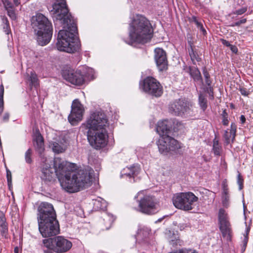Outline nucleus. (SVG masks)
<instances>
[{
    "label": "nucleus",
    "instance_id": "nucleus-1",
    "mask_svg": "<svg viewBox=\"0 0 253 253\" xmlns=\"http://www.w3.org/2000/svg\"><path fill=\"white\" fill-rule=\"evenodd\" d=\"M70 166H74V164L55 158L53 169L47 164L43 166L41 178L45 181L50 182L54 179L55 174L61 187L69 193L77 192L90 186L94 179L92 169L87 167L75 172L70 170Z\"/></svg>",
    "mask_w": 253,
    "mask_h": 253
},
{
    "label": "nucleus",
    "instance_id": "nucleus-2",
    "mask_svg": "<svg viewBox=\"0 0 253 253\" xmlns=\"http://www.w3.org/2000/svg\"><path fill=\"white\" fill-rule=\"evenodd\" d=\"M52 17L56 24L59 22L63 29L58 32L56 47L58 50L68 53L79 52L81 43L76 36L77 27L73 18L69 13L65 0H58L52 5Z\"/></svg>",
    "mask_w": 253,
    "mask_h": 253
},
{
    "label": "nucleus",
    "instance_id": "nucleus-3",
    "mask_svg": "<svg viewBox=\"0 0 253 253\" xmlns=\"http://www.w3.org/2000/svg\"><path fill=\"white\" fill-rule=\"evenodd\" d=\"M83 126L88 129L87 139L92 147L98 149L107 145L109 126L107 117L103 112H93Z\"/></svg>",
    "mask_w": 253,
    "mask_h": 253
},
{
    "label": "nucleus",
    "instance_id": "nucleus-4",
    "mask_svg": "<svg viewBox=\"0 0 253 253\" xmlns=\"http://www.w3.org/2000/svg\"><path fill=\"white\" fill-rule=\"evenodd\" d=\"M39 230L43 237L53 236L59 233V225L53 206L42 203L38 208Z\"/></svg>",
    "mask_w": 253,
    "mask_h": 253
},
{
    "label": "nucleus",
    "instance_id": "nucleus-5",
    "mask_svg": "<svg viewBox=\"0 0 253 253\" xmlns=\"http://www.w3.org/2000/svg\"><path fill=\"white\" fill-rule=\"evenodd\" d=\"M153 29L150 21L144 16L137 14L129 24L128 44L145 43L150 41Z\"/></svg>",
    "mask_w": 253,
    "mask_h": 253
},
{
    "label": "nucleus",
    "instance_id": "nucleus-6",
    "mask_svg": "<svg viewBox=\"0 0 253 253\" xmlns=\"http://www.w3.org/2000/svg\"><path fill=\"white\" fill-rule=\"evenodd\" d=\"M171 129V122L168 120L159 121L157 124L156 131L160 135L157 145L160 152L164 155L175 153L182 147L181 143L169 135Z\"/></svg>",
    "mask_w": 253,
    "mask_h": 253
},
{
    "label": "nucleus",
    "instance_id": "nucleus-7",
    "mask_svg": "<svg viewBox=\"0 0 253 253\" xmlns=\"http://www.w3.org/2000/svg\"><path fill=\"white\" fill-rule=\"evenodd\" d=\"M31 23L39 44L44 46L48 43L52 35L51 23L41 13H38L33 16Z\"/></svg>",
    "mask_w": 253,
    "mask_h": 253
},
{
    "label": "nucleus",
    "instance_id": "nucleus-8",
    "mask_svg": "<svg viewBox=\"0 0 253 253\" xmlns=\"http://www.w3.org/2000/svg\"><path fill=\"white\" fill-rule=\"evenodd\" d=\"M134 199L138 203L139 211L142 213L153 214L159 210V200L153 196L145 194V191L138 192Z\"/></svg>",
    "mask_w": 253,
    "mask_h": 253
},
{
    "label": "nucleus",
    "instance_id": "nucleus-9",
    "mask_svg": "<svg viewBox=\"0 0 253 253\" xmlns=\"http://www.w3.org/2000/svg\"><path fill=\"white\" fill-rule=\"evenodd\" d=\"M198 198L192 192L179 193L173 195L172 203L174 207L184 211H190L193 209V203Z\"/></svg>",
    "mask_w": 253,
    "mask_h": 253
},
{
    "label": "nucleus",
    "instance_id": "nucleus-10",
    "mask_svg": "<svg viewBox=\"0 0 253 253\" xmlns=\"http://www.w3.org/2000/svg\"><path fill=\"white\" fill-rule=\"evenodd\" d=\"M140 88L145 92L155 97H160L163 94V87L160 83L153 77H148L140 84Z\"/></svg>",
    "mask_w": 253,
    "mask_h": 253
},
{
    "label": "nucleus",
    "instance_id": "nucleus-11",
    "mask_svg": "<svg viewBox=\"0 0 253 253\" xmlns=\"http://www.w3.org/2000/svg\"><path fill=\"white\" fill-rule=\"evenodd\" d=\"M218 219L219 224V229L224 238L227 241H230L232 238V231L230 224L226 211L220 209L219 210Z\"/></svg>",
    "mask_w": 253,
    "mask_h": 253
},
{
    "label": "nucleus",
    "instance_id": "nucleus-12",
    "mask_svg": "<svg viewBox=\"0 0 253 253\" xmlns=\"http://www.w3.org/2000/svg\"><path fill=\"white\" fill-rule=\"evenodd\" d=\"M84 107L79 99H75L71 106V113L68 116V121L72 125H76L83 119Z\"/></svg>",
    "mask_w": 253,
    "mask_h": 253
},
{
    "label": "nucleus",
    "instance_id": "nucleus-13",
    "mask_svg": "<svg viewBox=\"0 0 253 253\" xmlns=\"http://www.w3.org/2000/svg\"><path fill=\"white\" fill-rule=\"evenodd\" d=\"M84 72L80 70H68L64 71L63 76L65 80L73 84L81 85L84 83Z\"/></svg>",
    "mask_w": 253,
    "mask_h": 253
},
{
    "label": "nucleus",
    "instance_id": "nucleus-14",
    "mask_svg": "<svg viewBox=\"0 0 253 253\" xmlns=\"http://www.w3.org/2000/svg\"><path fill=\"white\" fill-rule=\"evenodd\" d=\"M189 109V103L183 99L174 101L169 107V112L174 115H181L187 112Z\"/></svg>",
    "mask_w": 253,
    "mask_h": 253
},
{
    "label": "nucleus",
    "instance_id": "nucleus-15",
    "mask_svg": "<svg viewBox=\"0 0 253 253\" xmlns=\"http://www.w3.org/2000/svg\"><path fill=\"white\" fill-rule=\"evenodd\" d=\"M72 247V242L64 237L59 236L54 237V252L64 253L69 251Z\"/></svg>",
    "mask_w": 253,
    "mask_h": 253
},
{
    "label": "nucleus",
    "instance_id": "nucleus-16",
    "mask_svg": "<svg viewBox=\"0 0 253 253\" xmlns=\"http://www.w3.org/2000/svg\"><path fill=\"white\" fill-rule=\"evenodd\" d=\"M154 59L160 71L167 69L168 61L164 50L159 47L156 48L154 50Z\"/></svg>",
    "mask_w": 253,
    "mask_h": 253
},
{
    "label": "nucleus",
    "instance_id": "nucleus-17",
    "mask_svg": "<svg viewBox=\"0 0 253 253\" xmlns=\"http://www.w3.org/2000/svg\"><path fill=\"white\" fill-rule=\"evenodd\" d=\"M150 232V229L147 227L140 228L135 235L136 243L142 244L148 243Z\"/></svg>",
    "mask_w": 253,
    "mask_h": 253
},
{
    "label": "nucleus",
    "instance_id": "nucleus-18",
    "mask_svg": "<svg viewBox=\"0 0 253 253\" xmlns=\"http://www.w3.org/2000/svg\"><path fill=\"white\" fill-rule=\"evenodd\" d=\"M140 168L138 164H133L124 168L121 171V176H126L129 178L134 177L140 172Z\"/></svg>",
    "mask_w": 253,
    "mask_h": 253
},
{
    "label": "nucleus",
    "instance_id": "nucleus-19",
    "mask_svg": "<svg viewBox=\"0 0 253 253\" xmlns=\"http://www.w3.org/2000/svg\"><path fill=\"white\" fill-rule=\"evenodd\" d=\"M34 141L36 150L41 155L44 149V142L43 137L39 132L35 133Z\"/></svg>",
    "mask_w": 253,
    "mask_h": 253
},
{
    "label": "nucleus",
    "instance_id": "nucleus-20",
    "mask_svg": "<svg viewBox=\"0 0 253 253\" xmlns=\"http://www.w3.org/2000/svg\"><path fill=\"white\" fill-rule=\"evenodd\" d=\"M236 126L235 124L232 123L231 124L230 131L228 130H225L223 136L226 145H228L230 143L231 140L233 141L234 139L236 134Z\"/></svg>",
    "mask_w": 253,
    "mask_h": 253
},
{
    "label": "nucleus",
    "instance_id": "nucleus-21",
    "mask_svg": "<svg viewBox=\"0 0 253 253\" xmlns=\"http://www.w3.org/2000/svg\"><path fill=\"white\" fill-rule=\"evenodd\" d=\"M188 72L195 82L202 83V76L199 69L196 67H188Z\"/></svg>",
    "mask_w": 253,
    "mask_h": 253
},
{
    "label": "nucleus",
    "instance_id": "nucleus-22",
    "mask_svg": "<svg viewBox=\"0 0 253 253\" xmlns=\"http://www.w3.org/2000/svg\"><path fill=\"white\" fill-rule=\"evenodd\" d=\"M49 147L51 148L52 151L56 153H62L64 152L66 149V146L63 143L55 141L50 142Z\"/></svg>",
    "mask_w": 253,
    "mask_h": 253
},
{
    "label": "nucleus",
    "instance_id": "nucleus-23",
    "mask_svg": "<svg viewBox=\"0 0 253 253\" xmlns=\"http://www.w3.org/2000/svg\"><path fill=\"white\" fill-rule=\"evenodd\" d=\"M222 204L224 207H227L229 204V196L228 193V188L226 182H223L222 184Z\"/></svg>",
    "mask_w": 253,
    "mask_h": 253
},
{
    "label": "nucleus",
    "instance_id": "nucleus-24",
    "mask_svg": "<svg viewBox=\"0 0 253 253\" xmlns=\"http://www.w3.org/2000/svg\"><path fill=\"white\" fill-rule=\"evenodd\" d=\"M94 208L96 210H106L107 204L102 198L98 197L96 199L93 200Z\"/></svg>",
    "mask_w": 253,
    "mask_h": 253
},
{
    "label": "nucleus",
    "instance_id": "nucleus-25",
    "mask_svg": "<svg viewBox=\"0 0 253 253\" xmlns=\"http://www.w3.org/2000/svg\"><path fill=\"white\" fill-rule=\"evenodd\" d=\"M212 152L215 156H219L222 151V146L219 144V141L215 138L213 140Z\"/></svg>",
    "mask_w": 253,
    "mask_h": 253
},
{
    "label": "nucleus",
    "instance_id": "nucleus-26",
    "mask_svg": "<svg viewBox=\"0 0 253 253\" xmlns=\"http://www.w3.org/2000/svg\"><path fill=\"white\" fill-rule=\"evenodd\" d=\"M43 246L47 249L52 250L54 251V238L44 239L42 241Z\"/></svg>",
    "mask_w": 253,
    "mask_h": 253
},
{
    "label": "nucleus",
    "instance_id": "nucleus-27",
    "mask_svg": "<svg viewBox=\"0 0 253 253\" xmlns=\"http://www.w3.org/2000/svg\"><path fill=\"white\" fill-rule=\"evenodd\" d=\"M28 81L30 82V84L32 86L36 87L39 85L38 79L35 72H31L30 73Z\"/></svg>",
    "mask_w": 253,
    "mask_h": 253
},
{
    "label": "nucleus",
    "instance_id": "nucleus-28",
    "mask_svg": "<svg viewBox=\"0 0 253 253\" xmlns=\"http://www.w3.org/2000/svg\"><path fill=\"white\" fill-rule=\"evenodd\" d=\"M199 104L201 108L205 111L207 108V100L206 97L202 94L199 96Z\"/></svg>",
    "mask_w": 253,
    "mask_h": 253
},
{
    "label": "nucleus",
    "instance_id": "nucleus-29",
    "mask_svg": "<svg viewBox=\"0 0 253 253\" xmlns=\"http://www.w3.org/2000/svg\"><path fill=\"white\" fill-rule=\"evenodd\" d=\"M189 52L191 60L194 64H196V61L199 62L200 61V58L192 47L189 50Z\"/></svg>",
    "mask_w": 253,
    "mask_h": 253
},
{
    "label": "nucleus",
    "instance_id": "nucleus-30",
    "mask_svg": "<svg viewBox=\"0 0 253 253\" xmlns=\"http://www.w3.org/2000/svg\"><path fill=\"white\" fill-rule=\"evenodd\" d=\"M115 220V217L111 214L107 213L104 220L107 223L108 225L106 226V229H109L111 225Z\"/></svg>",
    "mask_w": 253,
    "mask_h": 253
},
{
    "label": "nucleus",
    "instance_id": "nucleus-31",
    "mask_svg": "<svg viewBox=\"0 0 253 253\" xmlns=\"http://www.w3.org/2000/svg\"><path fill=\"white\" fill-rule=\"evenodd\" d=\"M4 86L2 84L0 85V115L3 111Z\"/></svg>",
    "mask_w": 253,
    "mask_h": 253
},
{
    "label": "nucleus",
    "instance_id": "nucleus-32",
    "mask_svg": "<svg viewBox=\"0 0 253 253\" xmlns=\"http://www.w3.org/2000/svg\"><path fill=\"white\" fill-rule=\"evenodd\" d=\"M203 73L207 85L209 86H211V81L210 80V75L205 67L203 68Z\"/></svg>",
    "mask_w": 253,
    "mask_h": 253
},
{
    "label": "nucleus",
    "instance_id": "nucleus-33",
    "mask_svg": "<svg viewBox=\"0 0 253 253\" xmlns=\"http://www.w3.org/2000/svg\"><path fill=\"white\" fill-rule=\"evenodd\" d=\"M0 232L2 236L6 237L8 232V227L6 223L0 224Z\"/></svg>",
    "mask_w": 253,
    "mask_h": 253
},
{
    "label": "nucleus",
    "instance_id": "nucleus-34",
    "mask_svg": "<svg viewBox=\"0 0 253 253\" xmlns=\"http://www.w3.org/2000/svg\"><path fill=\"white\" fill-rule=\"evenodd\" d=\"M32 151L31 149H29L25 153V159L26 163L28 164H31L32 162V160L31 158Z\"/></svg>",
    "mask_w": 253,
    "mask_h": 253
},
{
    "label": "nucleus",
    "instance_id": "nucleus-35",
    "mask_svg": "<svg viewBox=\"0 0 253 253\" xmlns=\"http://www.w3.org/2000/svg\"><path fill=\"white\" fill-rule=\"evenodd\" d=\"M238 174L237 175V183L239 185V190H242L243 187L244 179L242 178L241 173L238 172Z\"/></svg>",
    "mask_w": 253,
    "mask_h": 253
},
{
    "label": "nucleus",
    "instance_id": "nucleus-36",
    "mask_svg": "<svg viewBox=\"0 0 253 253\" xmlns=\"http://www.w3.org/2000/svg\"><path fill=\"white\" fill-rule=\"evenodd\" d=\"M7 12V14L9 16V17L12 20H15L16 18L15 12V8L12 9H8L6 10Z\"/></svg>",
    "mask_w": 253,
    "mask_h": 253
},
{
    "label": "nucleus",
    "instance_id": "nucleus-37",
    "mask_svg": "<svg viewBox=\"0 0 253 253\" xmlns=\"http://www.w3.org/2000/svg\"><path fill=\"white\" fill-rule=\"evenodd\" d=\"M2 1L5 9L6 10H8V9H12L14 8L12 3L10 1L8 0H3Z\"/></svg>",
    "mask_w": 253,
    "mask_h": 253
},
{
    "label": "nucleus",
    "instance_id": "nucleus-38",
    "mask_svg": "<svg viewBox=\"0 0 253 253\" xmlns=\"http://www.w3.org/2000/svg\"><path fill=\"white\" fill-rule=\"evenodd\" d=\"M247 22L246 18H242L240 20L237 21L236 22L232 23L230 25L231 27L239 26L242 24H244Z\"/></svg>",
    "mask_w": 253,
    "mask_h": 253
},
{
    "label": "nucleus",
    "instance_id": "nucleus-39",
    "mask_svg": "<svg viewBox=\"0 0 253 253\" xmlns=\"http://www.w3.org/2000/svg\"><path fill=\"white\" fill-rule=\"evenodd\" d=\"M249 240V237L247 235H244V239L243 240V247L242 252H244L247 247V245Z\"/></svg>",
    "mask_w": 253,
    "mask_h": 253
},
{
    "label": "nucleus",
    "instance_id": "nucleus-40",
    "mask_svg": "<svg viewBox=\"0 0 253 253\" xmlns=\"http://www.w3.org/2000/svg\"><path fill=\"white\" fill-rule=\"evenodd\" d=\"M247 7H242L241 8L236 10L234 12V14L237 15H242L247 11Z\"/></svg>",
    "mask_w": 253,
    "mask_h": 253
},
{
    "label": "nucleus",
    "instance_id": "nucleus-41",
    "mask_svg": "<svg viewBox=\"0 0 253 253\" xmlns=\"http://www.w3.org/2000/svg\"><path fill=\"white\" fill-rule=\"evenodd\" d=\"M239 90L241 94L245 96H248L250 93V91L244 87H240Z\"/></svg>",
    "mask_w": 253,
    "mask_h": 253
},
{
    "label": "nucleus",
    "instance_id": "nucleus-42",
    "mask_svg": "<svg viewBox=\"0 0 253 253\" xmlns=\"http://www.w3.org/2000/svg\"><path fill=\"white\" fill-rule=\"evenodd\" d=\"M5 223H6L5 215L3 212L0 211V224H3Z\"/></svg>",
    "mask_w": 253,
    "mask_h": 253
},
{
    "label": "nucleus",
    "instance_id": "nucleus-43",
    "mask_svg": "<svg viewBox=\"0 0 253 253\" xmlns=\"http://www.w3.org/2000/svg\"><path fill=\"white\" fill-rule=\"evenodd\" d=\"M6 176L8 185H9L11 182L12 176L10 171L8 169L6 170Z\"/></svg>",
    "mask_w": 253,
    "mask_h": 253
},
{
    "label": "nucleus",
    "instance_id": "nucleus-44",
    "mask_svg": "<svg viewBox=\"0 0 253 253\" xmlns=\"http://www.w3.org/2000/svg\"><path fill=\"white\" fill-rule=\"evenodd\" d=\"M192 19H193V21L196 24L198 28H199L201 27V26H203L202 24L198 21V20L197 19V18L195 16L192 17Z\"/></svg>",
    "mask_w": 253,
    "mask_h": 253
},
{
    "label": "nucleus",
    "instance_id": "nucleus-45",
    "mask_svg": "<svg viewBox=\"0 0 253 253\" xmlns=\"http://www.w3.org/2000/svg\"><path fill=\"white\" fill-rule=\"evenodd\" d=\"M189 225L187 223H179L178 227L180 230L185 229L186 227H188Z\"/></svg>",
    "mask_w": 253,
    "mask_h": 253
},
{
    "label": "nucleus",
    "instance_id": "nucleus-46",
    "mask_svg": "<svg viewBox=\"0 0 253 253\" xmlns=\"http://www.w3.org/2000/svg\"><path fill=\"white\" fill-rule=\"evenodd\" d=\"M221 41L222 42V43L226 46L230 47L231 45L228 41L225 40L221 39Z\"/></svg>",
    "mask_w": 253,
    "mask_h": 253
},
{
    "label": "nucleus",
    "instance_id": "nucleus-47",
    "mask_svg": "<svg viewBox=\"0 0 253 253\" xmlns=\"http://www.w3.org/2000/svg\"><path fill=\"white\" fill-rule=\"evenodd\" d=\"M230 48L231 50L233 53H237V52H238V48H237V47L236 46L233 45H231V46H230Z\"/></svg>",
    "mask_w": 253,
    "mask_h": 253
},
{
    "label": "nucleus",
    "instance_id": "nucleus-48",
    "mask_svg": "<svg viewBox=\"0 0 253 253\" xmlns=\"http://www.w3.org/2000/svg\"><path fill=\"white\" fill-rule=\"evenodd\" d=\"M9 118V114L8 113H4L3 117L2 118L3 121L4 122L8 121Z\"/></svg>",
    "mask_w": 253,
    "mask_h": 253
},
{
    "label": "nucleus",
    "instance_id": "nucleus-49",
    "mask_svg": "<svg viewBox=\"0 0 253 253\" xmlns=\"http://www.w3.org/2000/svg\"><path fill=\"white\" fill-rule=\"evenodd\" d=\"M222 124H223V125L227 126L228 124V122H229L227 118L224 117L223 120H222Z\"/></svg>",
    "mask_w": 253,
    "mask_h": 253
},
{
    "label": "nucleus",
    "instance_id": "nucleus-50",
    "mask_svg": "<svg viewBox=\"0 0 253 253\" xmlns=\"http://www.w3.org/2000/svg\"><path fill=\"white\" fill-rule=\"evenodd\" d=\"M3 23L4 24V26H6L7 28L9 27V23L6 18H3L2 19Z\"/></svg>",
    "mask_w": 253,
    "mask_h": 253
},
{
    "label": "nucleus",
    "instance_id": "nucleus-51",
    "mask_svg": "<svg viewBox=\"0 0 253 253\" xmlns=\"http://www.w3.org/2000/svg\"><path fill=\"white\" fill-rule=\"evenodd\" d=\"M240 122L241 123L243 124L246 122V118L244 115H241L240 117Z\"/></svg>",
    "mask_w": 253,
    "mask_h": 253
},
{
    "label": "nucleus",
    "instance_id": "nucleus-52",
    "mask_svg": "<svg viewBox=\"0 0 253 253\" xmlns=\"http://www.w3.org/2000/svg\"><path fill=\"white\" fill-rule=\"evenodd\" d=\"M199 29H200V30H201V31L202 32L203 34V35H206L207 34V32H206V30L205 29V28L203 27V26H201L200 28H199Z\"/></svg>",
    "mask_w": 253,
    "mask_h": 253
},
{
    "label": "nucleus",
    "instance_id": "nucleus-53",
    "mask_svg": "<svg viewBox=\"0 0 253 253\" xmlns=\"http://www.w3.org/2000/svg\"><path fill=\"white\" fill-rule=\"evenodd\" d=\"M3 29H4V32L6 34H8L9 32V26L7 28L6 26H4Z\"/></svg>",
    "mask_w": 253,
    "mask_h": 253
},
{
    "label": "nucleus",
    "instance_id": "nucleus-54",
    "mask_svg": "<svg viewBox=\"0 0 253 253\" xmlns=\"http://www.w3.org/2000/svg\"><path fill=\"white\" fill-rule=\"evenodd\" d=\"M250 230V228L249 227H247L246 231H245V233L244 235H247V236H248Z\"/></svg>",
    "mask_w": 253,
    "mask_h": 253
},
{
    "label": "nucleus",
    "instance_id": "nucleus-55",
    "mask_svg": "<svg viewBox=\"0 0 253 253\" xmlns=\"http://www.w3.org/2000/svg\"><path fill=\"white\" fill-rule=\"evenodd\" d=\"M52 250L50 249H47V250H44V253H52Z\"/></svg>",
    "mask_w": 253,
    "mask_h": 253
},
{
    "label": "nucleus",
    "instance_id": "nucleus-56",
    "mask_svg": "<svg viewBox=\"0 0 253 253\" xmlns=\"http://www.w3.org/2000/svg\"><path fill=\"white\" fill-rule=\"evenodd\" d=\"M14 253H19V248L17 247L14 248Z\"/></svg>",
    "mask_w": 253,
    "mask_h": 253
},
{
    "label": "nucleus",
    "instance_id": "nucleus-57",
    "mask_svg": "<svg viewBox=\"0 0 253 253\" xmlns=\"http://www.w3.org/2000/svg\"><path fill=\"white\" fill-rule=\"evenodd\" d=\"M13 2L16 6H17L20 3L19 0H13Z\"/></svg>",
    "mask_w": 253,
    "mask_h": 253
},
{
    "label": "nucleus",
    "instance_id": "nucleus-58",
    "mask_svg": "<svg viewBox=\"0 0 253 253\" xmlns=\"http://www.w3.org/2000/svg\"><path fill=\"white\" fill-rule=\"evenodd\" d=\"M88 72L90 73V74H92L93 73V70L92 69H88Z\"/></svg>",
    "mask_w": 253,
    "mask_h": 253
}]
</instances>
